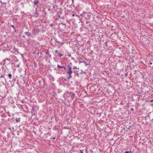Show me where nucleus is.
<instances>
[{
	"label": "nucleus",
	"instance_id": "dca6fc26",
	"mask_svg": "<svg viewBox=\"0 0 153 153\" xmlns=\"http://www.w3.org/2000/svg\"><path fill=\"white\" fill-rule=\"evenodd\" d=\"M124 153H130V152H128V151H127V152H125Z\"/></svg>",
	"mask_w": 153,
	"mask_h": 153
},
{
	"label": "nucleus",
	"instance_id": "0eeeda50",
	"mask_svg": "<svg viewBox=\"0 0 153 153\" xmlns=\"http://www.w3.org/2000/svg\"><path fill=\"white\" fill-rule=\"evenodd\" d=\"M83 62L84 63L85 65V66H87L89 65V64H88L86 62Z\"/></svg>",
	"mask_w": 153,
	"mask_h": 153
},
{
	"label": "nucleus",
	"instance_id": "20e7f679",
	"mask_svg": "<svg viewBox=\"0 0 153 153\" xmlns=\"http://www.w3.org/2000/svg\"><path fill=\"white\" fill-rule=\"evenodd\" d=\"M57 67L59 68H64V69H65V71L66 70V68H65V67H64L63 66H60L59 65H58L57 66Z\"/></svg>",
	"mask_w": 153,
	"mask_h": 153
},
{
	"label": "nucleus",
	"instance_id": "473e14b6",
	"mask_svg": "<svg viewBox=\"0 0 153 153\" xmlns=\"http://www.w3.org/2000/svg\"><path fill=\"white\" fill-rule=\"evenodd\" d=\"M70 64H71H71H72L71 63H70Z\"/></svg>",
	"mask_w": 153,
	"mask_h": 153
},
{
	"label": "nucleus",
	"instance_id": "a878e982",
	"mask_svg": "<svg viewBox=\"0 0 153 153\" xmlns=\"http://www.w3.org/2000/svg\"><path fill=\"white\" fill-rule=\"evenodd\" d=\"M64 43V42H62V43L61 44V45H63V44Z\"/></svg>",
	"mask_w": 153,
	"mask_h": 153
},
{
	"label": "nucleus",
	"instance_id": "7c9ffc66",
	"mask_svg": "<svg viewBox=\"0 0 153 153\" xmlns=\"http://www.w3.org/2000/svg\"><path fill=\"white\" fill-rule=\"evenodd\" d=\"M53 139H55V137H54L53 138Z\"/></svg>",
	"mask_w": 153,
	"mask_h": 153
},
{
	"label": "nucleus",
	"instance_id": "7ed1b4c3",
	"mask_svg": "<svg viewBox=\"0 0 153 153\" xmlns=\"http://www.w3.org/2000/svg\"><path fill=\"white\" fill-rule=\"evenodd\" d=\"M73 71L70 70H68L67 72V74H69V76L68 77V79H69L72 77V76H71V74L72 73Z\"/></svg>",
	"mask_w": 153,
	"mask_h": 153
},
{
	"label": "nucleus",
	"instance_id": "cd10ccee",
	"mask_svg": "<svg viewBox=\"0 0 153 153\" xmlns=\"http://www.w3.org/2000/svg\"><path fill=\"white\" fill-rule=\"evenodd\" d=\"M150 65H152V62H150Z\"/></svg>",
	"mask_w": 153,
	"mask_h": 153
},
{
	"label": "nucleus",
	"instance_id": "c85d7f7f",
	"mask_svg": "<svg viewBox=\"0 0 153 153\" xmlns=\"http://www.w3.org/2000/svg\"><path fill=\"white\" fill-rule=\"evenodd\" d=\"M48 55H49V56H51V55H50L49 54Z\"/></svg>",
	"mask_w": 153,
	"mask_h": 153
},
{
	"label": "nucleus",
	"instance_id": "9d476101",
	"mask_svg": "<svg viewBox=\"0 0 153 153\" xmlns=\"http://www.w3.org/2000/svg\"><path fill=\"white\" fill-rule=\"evenodd\" d=\"M8 76L10 79H11L12 78V75L11 74H8Z\"/></svg>",
	"mask_w": 153,
	"mask_h": 153
},
{
	"label": "nucleus",
	"instance_id": "423d86ee",
	"mask_svg": "<svg viewBox=\"0 0 153 153\" xmlns=\"http://www.w3.org/2000/svg\"><path fill=\"white\" fill-rule=\"evenodd\" d=\"M68 70H70V71L72 70L71 68L69 65H68Z\"/></svg>",
	"mask_w": 153,
	"mask_h": 153
},
{
	"label": "nucleus",
	"instance_id": "6ab92c4d",
	"mask_svg": "<svg viewBox=\"0 0 153 153\" xmlns=\"http://www.w3.org/2000/svg\"><path fill=\"white\" fill-rule=\"evenodd\" d=\"M131 109L132 111H134V109L133 108H131Z\"/></svg>",
	"mask_w": 153,
	"mask_h": 153
},
{
	"label": "nucleus",
	"instance_id": "6e6552de",
	"mask_svg": "<svg viewBox=\"0 0 153 153\" xmlns=\"http://www.w3.org/2000/svg\"><path fill=\"white\" fill-rule=\"evenodd\" d=\"M25 33L28 36H29L30 35V33L29 32H26Z\"/></svg>",
	"mask_w": 153,
	"mask_h": 153
},
{
	"label": "nucleus",
	"instance_id": "4468645a",
	"mask_svg": "<svg viewBox=\"0 0 153 153\" xmlns=\"http://www.w3.org/2000/svg\"><path fill=\"white\" fill-rule=\"evenodd\" d=\"M4 76V75H1V76H0V78H3V77Z\"/></svg>",
	"mask_w": 153,
	"mask_h": 153
},
{
	"label": "nucleus",
	"instance_id": "39448f33",
	"mask_svg": "<svg viewBox=\"0 0 153 153\" xmlns=\"http://www.w3.org/2000/svg\"><path fill=\"white\" fill-rule=\"evenodd\" d=\"M39 1L38 0H37L35 1H34L33 2V3L35 5H37L38 3H39Z\"/></svg>",
	"mask_w": 153,
	"mask_h": 153
},
{
	"label": "nucleus",
	"instance_id": "4be33fe9",
	"mask_svg": "<svg viewBox=\"0 0 153 153\" xmlns=\"http://www.w3.org/2000/svg\"><path fill=\"white\" fill-rule=\"evenodd\" d=\"M80 152L81 153H83V152L82 150H80Z\"/></svg>",
	"mask_w": 153,
	"mask_h": 153
},
{
	"label": "nucleus",
	"instance_id": "412c9836",
	"mask_svg": "<svg viewBox=\"0 0 153 153\" xmlns=\"http://www.w3.org/2000/svg\"><path fill=\"white\" fill-rule=\"evenodd\" d=\"M76 68H77L76 67V66H75V67L74 66V69H76Z\"/></svg>",
	"mask_w": 153,
	"mask_h": 153
},
{
	"label": "nucleus",
	"instance_id": "5701e85b",
	"mask_svg": "<svg viewBox=\"0 0 153 153\" xmlns=\"http://www.w3.org/2000/svg\"><path fill=\"white\" fill-rule=\"evenodd\" d=\"M59 53V55H60V56H62V54Z\"/></svg>",
	"mask_w": 153,
	"mask_h": 153
},
{
	"label": "nucleus",
	"instance_id": "c756f323",
	"mask_svg": "<svg viewBox=\"0 0 153 153\" xmlns=\"http://www.w3.org/2000/svg\"><path fill=\"white\" fill-rule=\"evenodd\" d=\"M113 27V26H112L111 27H112V28Z\"/></svg>",
	"mask_w": 153,
	"mask_h": 153
},
{
	"label": "nucleus",
	"instance_id": "f8f14e48",
	"mask_svg": "<svg viewBox=\"0 0 153 153\" xmlns=\"http://www.w3.org/2000/svg\"><path fill=\"white\" fill-rule=\"evenodd\" d=\"M48 51H49V50H48L45 53L46 54H49V53H48Z\"/></svg>",
	"mask_w": 153,
	"mask_h": 153
},
{
	"label": "nucleus",
	"instance_id": "bb28decb",
	"mask_svg": "<svg viewBox=\"0 0 153 153\" xmlns=\"http://www.w3.org/2000/svg\"><path fill=\"white\" fill-rule=\"evenodd\" d=\"M57 51H57V50H56V51H55V52L56 53H57Z\"/></svg>",
	"mask_w": 153,
	"mask_h": 153
},
{
	"label": "nucleus",
	"instance_id": "9b49d317",
	"mask_svg": "<svg viewBox=\"0 0 153 153\" xmlns=\"http://www.w3.org/2000/svg\"><path fill=\"white\" fill-rule=\"evenodd\" d=\"M16 120L17 122H18L20 121V119H17V118L16 119Z\"/></svg>",
	"mask_w": 153,
	"mask_h": 153
},
{
	"label": "nucleus",
	"instance_id": "2eb2a0df",
	"mask_svg": "<svg viewBox=\"0 0 153 153\" xmlns=\"http://www.w3.org/2000/svg\"><path fill=\"white\" fill-rule=\"evenodd\" d=\"M131 126H129L128 127V129H129L131 128Z\"/></svg>",
	"mask_w": 153,
	"mask_h": 153
},
{
	"label": "nucleus",
	"instance_id": "b1692460",
	"mask_svg": "<svg viewBox=\"0 0 153 153\" xmlns=\"http://www.w3.org/2000/svg\"><path fill=\"white\" fill-rule=\"evenodd\" d=\"M53 25V24H51V25H50L51 26H52Z\"/></svg>",
	"mask_w": 153,
	"mask_h": 153
},
{
	"label": "nucleus",
	"instance_id": "a211bd4d",
	"mask_svg": "<svg viewBox=\"0 0 153 153\" xmlns=\"http://www.w3.org/2000/svg\"><path fill=\"white\" fill-rule=\"evenodd\" d=\"M19 65H16V67H19Z\"/></svg>",
	"mask_w": 153,
	"mask_h": 153
},
{
	"label": "nucleus",
	"instance_id": "f257e3e1",
	"mask_svg": "<svg viewBox=\"0 0 153 153\" xmlns=\"http://www.w3.org/2000/svg\"><path fill=\"white\" fill-rule=\"evenodd\" d=\"M56 14L59 16V18H62L64 16L63 14H62V13L60 11H58Z\"/></svg>",
	"mask_w": 153,
	"mask_h": 153
},
{
	"label": "nucleus",
	"instance_id": "f03ea898",
	"mask_svg": "<svg viewBox=\"0 0 153 153\" xmlns=\"http://www.w3.org/2000/svg\"><path fill=\"white\" fill-rule=\"evenodd\" d=\"M39 31V29L37 27H35L34 29L33 30V33L36 34L38 33Z\"/></svg>",
	"mask_w": 153,
	"mask_h": 153
},
{
	"label": "nucleus",
	"instance_id": "ddd939ff",
	"mask_svg": "<svg viewBox=\"0 0 153 153\" xmlns=\"http://www.w3.org/2000/svg\"><path fill=\"white\" fill-rule=\"evenodd\" d=\"M11 26L13 27V28L14 29V30H15L16 28H15V27H14V26L13 25H12Z\"/></svg>",
	"mask_w": 153,
	"mask_h": 153
},
{
	"label": "nucleus",
	"instance_id": "aec40b11",
	"mask_svg": "<svg viewBox=\"0 0 153 153\" xmlns=\"http://www.w3.org/2000/svg\"><path fill=\"white\" fill-rule=\"evenodd\" d=\"M56 42L58 43V44H59L60 43L58 41H56Z\"/></svg>",
	"mask_w": 153,
	"mask_h": 153
},
{
	"label": "nucleus",
	"instance_id": "f3484780",
	"mask_svg": "<svg viewBox=\"0 0 153 153\" xmlns=\"http://www.w3.org/2000/svg\"><path fill=\"white\" fill-rule=\"evenodd\" d=\"M127 75H128V74L126 73L125 74V76H127Z\"/></svg>",
	"mask_w": 153,
	"mask_h": 153
},
{
	"label": "nucleus",
	"instance_id": "2f4dec72",
	"mask_svg": "<svg viewBox=\"0 0 153 153\" xmlns=\"http://www.w3.org/2000/svg\"><path fill=\"white\" fill-rule=\"evenodd\" d=\"M40 82V81H39V82Z\"/></svg>",
	"mask_w": 153,
	"mask_h": 153
},
{
	"label": "nucleus",
	"instance_id": "393cba45",
	"mask_svg": "<svg viewBox=\"0 0 153 153\" xmlns=\"http://www.w3.org/2000/svg\"><path fill=\"white\" fill-rule=\"evenodd\" d=\"M153 101V99L151 100H150V102H152Z\"/></svg>",
	"mask_w": 153,
	"mask_h": 153
},
{
	"label": "nucleus",
	"instance_id": "1a4fd4ad",
	"mask_svg": "<svg viewBox=\"0 0 153 153\" xmlns=\"http://www.w3.org/2000/svg\"><path fill=\"white\" fill-rule=\"evenodd\" d=\"M72 16H75L76 18H78V16L76 14H73L72 15Z\"/></svg>",
	"mask_w": 153,
	"mask_h": 153
}]
</instances>
